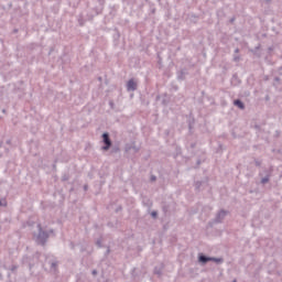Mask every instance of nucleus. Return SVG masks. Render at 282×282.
<instances>
[{
    "instance_id": "f257e3e1",
    "label": "nucleus",
    "mask_w": 282,
    "mask_h": 282,
    "mask_svg": "<svg viewBox=\"0 0 282 282\" xmlns=\"http://www.w3.org/2000/svg\"><path fill=\"white\" fill-rule=\"evenodd\" d=\"M37 234H34V239L35 242L37 243V246H45V243H47V240L50 239V232H54V230H50L45 231L43 230V227L41 226V224H37Z\"/></svg>"
},
{
    "instance_id": "f03ea898",
    "label": "nucleus",
    "mask_w": 282,
    "mask_h": 282,
    "mask_svg": "<svg viewBox=\"0 0 282 282\" xmlns=\"http://www.w3.org/2000/svg\"><path fill=\"white\" fill-rule=\"evenodd\" d=\"M44 265H48L51 272H56L58 270V259L54 254L48 253L45 256Z\"/></svg>"
},
{
    "instance_id": "7ed1b4c3",
    "label": "nucleus",
    "mask_w": 282,
    "mask_h": 282,
    "mask_svg": "<svg viewBox=\"0 0 282 282\" xmlns=\"http://www.w3.org/2000/svg\"><path fill=\"white\" fill-rule=\"evenodd\" d=\"M102 142H104V147L101 148L102 151H109V149H111V138L109 137V132H104L102 135Z\"/></svg>"
},
{
    "instance_id": "20e7f679",
    "label": "nucleus",
    "mask_w": 282,
    "mask_h": 282,
    "mask_svg": "<svg viewBox=\"0 0 282 282\" xmlns=\"http://www.w3.org/2000/svg\"><path fill=\"white\" fill-rule=\"evenodd\" d=\"M41 254L40 253H35L33 256H24L23 257V263H29V268L30 270H32V265H34V263H32V261H30L31 259H34L35 263L36 261H39Z\"/></svg>"
},
{
    "instance_id": "39448f33",
    "label": "nucleus",
    "mask_w": 282,
    "mask_h": 282,
    "mask_svg": "<svg viewBox=\"0 0 282 282\" xmlns=\"http://www.w3.org/2000/svg\"><path fill=\"white\" fill-rule=\"evenodd\" d=\"M228 215V210L220 209L214 219V224H221L224 219H226V216Z\"/></svg>"
},
{
    "instance_id": "423d86ee",
    "label": "nucleus",
    "mask_w": 282,
    "mask_h": 282,
    "mask_svg": "<svg viewBox=\"0 0 282 282\" xmlns=\"http://www.w3.org/2000/svg\"><path fill=\"white\" fill-rule=\"evenodd\" d=\"M186 76H188V69L183 68L176 73L177 80H186Z\"/></svg>"
},
{
    "instance_id": "0eeeda50",
    "label": "nucleus",
    "mask_w": 282,
    "mask_h": 282,
    "mask_svg": "<svg viewBox=\"0 0 282 282\" xmlns=\"http://www.w3.org/2000/svg\"><path fill=\"white\" fill-rule=\"evenodd\" d=\"M212 257H208L204 253H199L198 254V263H202L203 265H206V263H208V261H210Z\"/></svg>"
},
{
    "instance_id": "6e6552de",
    "label": "nucleus",
    "mask_w": 282,
    "mask_h": 282,
    "mask_svg": "<svg viewBox=\"0 0 282 282\" xmlns=\"http://www.w3.org/2000/svg\"><path fill=\"white\" fill-rule=\"evenodd\" d=\"M128 91H135L138 89V84L133 79H129L127 84Z\"/></svg>"
},
{
    "instance_id": "1a4fd4ad",
    "label": "nucleus",
    "mask_w": 282,
    "mask_h": 282,
    "mask_svg": "<svg viewBox=\"0 0 282 282\" xmlns=\"http://www.w3.org/2000/svg\"><path fill=\"white\" fill-rule=\"evenodd\" d=\"M234 105H235V107H238V109H241V110L246 109V104H243V101H241V99L234 100Z\"/></svg>"
},
{
    "instance_id": "9d476101",
    "label": "nucleus",
    "mask_w": 282,
    "mask_h": 282,
    "mask_svg": "<svg viewBox=\"0 0 282 282\" xmlns=\"http://www.w3.org/2000/svg\"><path fill=\"white\" fill-rule=\"evenodd\" d=\"M163 270H164V265L161 264L160 267H154L153 273L156 274V276H162Z\"/></svg>"
},
{
    "instance_id": "9b49d317",
    "label": "nucleus",
    "mask_w": 282,
    "mask_h": 282,
    "mask_svg": "<svg viewBox=\"0 0 282 282\" xmlns=\"http://www.w3.org/2000/svg\"><path fill=\"white\" fill-rule=\"evenodd\" d=\"M265 176L261 178V184H268L270 182V172L265 171Z\"/></svg>"
},
{
    "instance_id": "f8f14e48",
    "label": "nucleus",
    "mask_w": 282,
    "mask_h": 282,
    "mask_svg": "<svg viewBox=\"0 0 282 282\" xmlns=\"http://www.w3.org/2000/svg\"><path fill=\"white\" fill-rule=\"evenodd\" d=\"M210 261H214V263H224V258H215V257H212L210 258Z\"/></svg>"
},
{
    "instance_id": "ddd939ff",
    "label": "nucleus",
    "mask_w": 282,
    "mask_h": 282,
    "mask_svg": "<svg viewBox=\"0 0 282 282\" xmlns=\"http://www.w3.org/2000/svg\"><path fill=\"white\" fill-rule=\"evenodd\" d=\"M0 206H8V200H6V198H0Z\"/></svg>"
},
{
    "instance_id": "4468645a",
    "label": "nucleus",
    "mask_w": 282,
    "mask_h": 282,
    "mask_svg": "<svg viewBox=\"0 0 282 282\" xmlns=\"http://www.w3.org/2000/svg\"><path fill=\"white\" fill-rule=\"evenodd\" d=\"M17 270H19V265L12 264L11 268H10V271L11 272H17Z\"/></svg>"
},
{
    "instance_id": "2eb2a0df",
    "label": "nucleus",
    "mask_w": 282,
    "mask_h": 282,
    "mask_svg": "<svg viewBox=\"0 0 282 282\" xmlns=\"http://www.w3.org/2000/svg\"><path fill=\"white\" fill-rule=\"evenodd\" d=\"M195 188H196V191H199V188H202V182L200 181H197L195 183Z\"/></svg>"
},
{
    "instance_id": "dca6fc26",
    "label": "nucleus",
    "mask_w": 282,
    "mask_h": 282,
    "mask_svg": "<svg viewBox=\"0 0 282 282\" xmlns=\"http://www.w3.org/2000/svg\"><path fill=\"white\" fill-rule=\"evenodd\" d=\"M239 61H241V57L239 55H235L234 56V62L239 63Z\"/></svg>"
},
{
    "instance_id": "f3484780",
    "label": "nucleus",
    "mask_w": 282,
    "mask_h": 282,
    "mask_svg": "<svg viewBox=\"0 0 282 282\" xmlns=\"http://www.w3.org/2000/svg\"><path fill=\"white\" fill-rule=\"evenodd\" d=\"M96 246H98V248H102V240L101 239H98L96 241Z\"/></svg>"
},
{
    "instance_id": "a211bd4d",
    "label": "nucleus",
    "mask_w": 282,
    "mask_h": 282,
    "mask_svg": "<svg viewBox=\"0 0 282 282\" xmlns=\"http://www.w3.org/2000/svg\"><path fill=\"white\" fill-rule=\"evenodd\" d=\"M109 254H111V249L108 247L105 252V257H109Z\"/></svg>"
},
{
    "instance_id": "6ab92c4d",
    "label": "nucleus",
    "mask_w": 282,
    "mask_h": 282,
    "mask_svg": "<svg viewBox=\"0 0 282 282\" xmlns=\"http://www.w3.org/2000/svg\"><path fill=\"white\" fill-rule=\"evenodd\" d=\"M151 217H152L153 219H156V218H158V212H152V213H151Z\"/></svg>"
},
{
    "instance_id": "aec40b11",
    "label": "nucleus",
    "mask_w": 282,
    "mask_h": 282,
    "mask_svg": "<svg viewBox=\"0 0 282 282\" xmlns=\"http://www.w3.org/2000/svg\"><path fill=\"white\" fill-rule=\"evenodd\" d=\"M67 180H69V176L66 175V174H64L63 177H62V181H63V182H67Z\"/></svg>"
},
{
    "instance_id": "412c9836",
    "label": "nucleus",
    "mask_w": 282,
    "mask_h": 282,
    "mask_svg": "<svg viewBox=\"0 0 282 282\" xmlns=\"http://www.w3.org/2000/svg\"><path fill=\"white\" fill-rule=\"evenodd\" d=\"M257 50H261V45L259 44L258 46L254 47V50H251V52L254 54Z\"/></svg>"
},
{
    "instance_id": "4be33fe9",
    "label": "nucleus",
    "mask_w": 282,
    "mask_h": 282,
    "mask_svg": "<svg viewBox=\"0 0 282 282\" xmlns=\"http://www.w3.org/2000/svg\"><path fill=\"white\" fill-rule=\"evenodd\" d=\"M254 164H256V166H261V161H259V160H254Z\"/></svg>"
},
{
    "instance_id": "5701e85b",
    "label": "nucleus",
    "mask_w": 282,
    "mask_h": 282,
    "mask_svg": "<svg viewBox=\"0 0 282 282\" xmlns=\"http://www.w3.org/2000/svg\"><path fill=\"white\" fill-rule=\"evenodd\" d=\"M91 274H93V276H96V275L98 274V270L94 269V270L91 271Z\"/></svg>"
},
{
    "instance_id": "b1692460",
    "label": "nucleus",
    "mask_w": 282,
    "mask_h": 282,
    "mask_svg": "<svg viewBox=\"0 0 282 282\" xmlns=\"http://www.w3.org/2000/svg\"><path fill=\"white\" fill-rule=\"evenodd\" d=\"M155 180H158V177L155 175H151L150 181L155 182Z\"/></svg>"
},
{
    "instance_id": "393cba45",
    "label": "nucleus",
    "mask_w": 282,
    "mask_h": 282,
    "mask_svg": "<svg viewBox=\"0 0 282 282\" xmlns=\"http://www.w3.org/2000/svg\"><path fill=\"white\" fill-rule=\"evenodd\" d=\"M278 74H279V76H282V67L281 66L278 68Z\"/></svg>"
},
{
    "instance_id": "a878e982",
    "label": "nucleus",
    "mask_w": 282,
    "mask_h": 282,
    "mask_svg": "<svg viewBox=\"0 0 282 282\" xmlns=\"http://www.w3.org/2000/svg\"><path fill=\"white\" fill-rule=\"evenodd\" d=\"M274 82L275 83H281V78L280 77H274Z\"/></svg>"
},
{
    "instance_id": "bb28decb",
    "label": "nucleus",
    "mask_w": 282,
    "mask_h": 282,
    "mask_svg": "<svg viewBox=\"0 0 282 282\" xmlns=\"http://www.w3.org/2000/svg\"><path fill=\"white\" fill-rule=\"evenodd\" d=\"M122 210V206L117 207L116 213H120Z\"/></svg>"
},
{
    "instance_id": "cd10ccee",
    "label": "nucleus",
    "mask_w": 282,
    "mask_h": 282,
    "mask_svg": "<svg viewBox=\"0 0 282 282\" xmlns=\"http://www.w3.org/2000/svg\"><path fill=\"white\" fill-rule=\"evenodd\" d=\"M230 23H235V18H231V19H230Z\"/></svg>"
},
{
    "instance_id": "c85d7f7f",
    "label": "nucleus",
    "mask_w": 282,
    "mask_h": 282,
    "mask_svg": "<svg viewBox=\"0 0 282 282\" xmlns=\"http://www.w3.org/2000/svg\"><path fill=\"white\" fill-rule=\"evenodd\" d=\"M235 54H239V48H236V50H235Z\"/></svg>"
},
{
    "instance_id": "c756f323",
    "label": "nucleus",
    "mask_w": 282,
    "mask_h": 282,
    "mask_svg": "<svg viewBox=\"0 0 282 282\" xmlns=\"http://www.w3.org/2000/svg\"><path fill=\"white\" fill-rule=\"evenodd\" d=\"M7 144H12V141L11 140H7Z\"/></svg>"
},
{
    "instance_id": "7c9ffc66",
    "label": "nucleus",
    "mask_w": 282,
    "mask_h": 282,
    "mask_svg": "<svg viewBox=\"0 0 282 282\" xmlns=\"http://www.w3.org/2000/svg\"><path fill=\"white\" fill-rule=\"evenodd\" d=\"M109 105H110V107H113V101H110Z\"/></svg>"
},
{
    "instance_id": "2f4dec72",
    "label": "nucleus",
    "mask_w": 282,
    "mask_h": 282,
    "mask_svg": "<svg viewBox=\"0 0 282 282\" xmlns=\"http://www.w3.org/2000/svg\"><path fill=\"white\" fill-rule=\"evenodd\" d=\"M1 147H3V141H0V149H1Z\"/></svg>"
},
{
    "instance_id": "473e14b6",
    "label": "nucleus",
    "mask_w": 282,
    "mask_h": 282,
    "mask_svg": "<svg viewBox=\"0 0 282 282\" xmlns=\"http://www.w3.org/2000/svg\"><path fill=\"white\" fill-rule=\"evenodd\" d=\"M0 279H1V281H3V275L0 273Z\"/></svg>"
},
{
    "instance_id": "72a5a7b5",
    "label": "nucleus",
    "mask_w": 282,
    "mask_h": 282,
    "mask_svg": "<svg viewBox=\"0 0 282 282\" xmlns=\"http://www.w3.org/2000/svg\"><path fill=\"white\" fill-rule=\"evenodd\" d=\"M84 191H87V185L84 186Z\"/></svg>"
},
{
    "instance_id": "f704fd0d",
    "label": "nucleus",
    "mask_w": 282,
    "mask_h": 282,
    "mask_svg": "<svg viewBox=\"0 0 282 282\" xmlns=\"http://www.w3.org/2000/svg\"><path fill=\"white\" fill-rule=\"evenodd\" d=\"M70 247L74 248V243L70 242Z\"/></svg>"
},
{
    "instance_id": "c9c22d12",
    "label": "nucleus",
    "mask_w": 282,
    "mask_h": 282,
    "mask_svg": "<svg viewBox=\"0 0 282 282\" xmlns=\"http://www.w3.org/2000/svg\"><path fill=\"white\" fill-rule=\"evenodd\" d=\"M269 51H272V47H270Z\"/></svg>"
},
{
    "instance_id": "e433bc0d",
    "label": "nucleus",
    "mask_w": 282,
    "mask_h": 282,
    "mask_svg": "<svg viewBox=\"0 0 282 282\" xmlns=\"http://www.w3.org/2000/svg\"><path fill=\"white\" fill-rule=\"evenodd\" d=\"M197 164H200V162H199V161H197Z\"/></svg>"
},
{
    "instance_id": "4c0bfd02",
    "label": "nucleus",
    "mask_w": 282,
    "mask_h": 282,
    "mask_svg": "<svg viewBox=\"0 0 282 282\" xmlns=\"http://www.w3.org/2000/svg\"><path fill=\"white\" fill-rule=\"evenodd\" d=\"M234 282H236V281H234Z\"/></svg>"
}]
</instances>
